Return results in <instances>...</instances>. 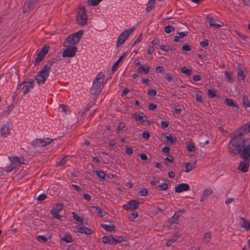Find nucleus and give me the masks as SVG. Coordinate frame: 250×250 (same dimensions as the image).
Instances as JSON below:
<instances>
[{
	"instance_id": "3",
	"label": "nucleus",
	"mask_w": 250,
	"mask_h": 250,
	"mask_svg": "<svg viewBox=\"0 0 250 250\" xmlns=\"http://www.w3.org/2000/svg\"><path fill=\"white\" fill-rule=\"evenodd\" d=\"M83 30H80L77 32L69 35L66 38V41L64 42L63 45L64 46H68L69 45H75L83 37Z\"/></svg>"
},
{
	"instance_id": "48",
	"label": "nucleus",
	"mask_w": 250,
	"mask_h": 250,
	"mask_svg": "<svg viewBox=\"0 0 250 250\" xmlns=\"http://www.w3.org/2000/svg\"><path fill=\"white\" fill-rule=\"evenodd\" d=\"M138 216V213L136 211H133L129 217V219L130 221H134V220Z\"/></svg>"
},
{
	"instance_id": "20",
	"label": "nucleus",
	"mask_w": 250,
	"mask_h": 250,
	"mask_svg": "<svg viewBox=\"0 0 250 250\" xmlns=\"http://www.w3.org/2000/svg\"><path fill=\"white\" fill-rule=\"evenodd\" d=\"M212 193H213V190L211 189V188H207L205 189L204 190V191L201 196L200 201L203 202V201H204L207 196L211 194Z\"/></svg>"
},
{
	"instance_id": "30",
	"label": "nucleus",
	"mask_w": 250,
	"mask_h": 250,
	"mask_svg": "<svg viewBox=\"0 0 250 250\" xmlns=\"http://www.w3.org/2000/svg\"><path fill=\"white\" fill-rule=\"evenodd\" d=\"M101 227L105 230L107 231H114L115 229V227L114 225H106L105 224H102Z\"/></svg>"
},
{
	"instance_id": "12",
	"label": "nucleus",
	"mask_w": 250,
	"mask_h": 250,
	"mask_svg": "<svg viewBox=\"0 0 250 250\" xmlns=\"http://www.w3.org/2000/svg\"><path fill=\"white\" fill-rule=\"evenodd\" d=\"M140 203L137 200H131L128 201L127 204L123 206L124 209L126 210L132 211L138 208Z\"/></svg>"
},
{
	"instance_id": "58",
	"label": "nucleus",
	"mask_w": 250,
	"mask_h": 250,
	"mask_svg": "<svg viewBox=\"0 0 250 250\" xmlns=\"http://www.w3.org/2000/svg\"><path fill=\"white\" fill-rule=\"evenodd\" d=\"M169 125V122L164 121H162L161 122V125L162 128H165L167 127Z\"/></svg>"
},
{
	"instance_id": "14",
	"label": "nucleus",
	"mask_w": 250,
	"mask_h": 250,
	"mask_svg": "<svg viewBox=\"0 0 250 250\" xmlns=\"http://www.w3.org/2000/svg\"><path fill=\"white\" fill-rule=\"evenodd\" d=\"M244 159L245 160L240 163L238 169L243 172H246L248 171L249 168L250 162L249 158Z\"/></svg>"
},
{
	"instance_id": "63",
	"label": "nucleus",
	"mask_w": 250,
	"mask_h": 250,
	"mask_svg": "<svg viewBox=\"0 0 250 250\" xmlns=\"http://www.w3.org/2000/svg\"><path fill=\"white\" fill-rule=\"evenodd\" d=\"M16 168V167L11 163V164L7 167L6 171L7 172H10Z\"/></svg>"
},
{
	"instance_id": "37",
	"label": "nucleus",
	"mask_w": 250,
	"mask_h": 250,
	"mask_svg": "<svg viewBox=\"0 0 250 250\" xmlns=\"http://www.w3.org/2000/svg\"><path fill=\"white\" fill-rule=\"evenodd\" d=\"M92 208L95 209L96 212L100 217H104L105 214L104 213L102 209H101L98 206H92Z\"/></svg>"
},
{
	"instance_id": "25",
	"label": "nucleus",
	"mask_w": 250,
	"mask_h": 250,
	"mask_svg": "<svg viewBox=\"0 0 250 250\" xmlns=\"http://www.w3.org/2000/svg\"><path fill=\"white\" fill-rule=\"evenodd\" d=\"M125 56H126V53H124L122 55V56H121L119 57V58L118 59V60L114 63V65L112 66V69H111L112 71H115L117 70L119 64L120 63V62L122 61V60L123 59V58Z\"/></svg>"
},
{
	"instance_id": "45",
	"label": "nucleus",
	"mask_w": 250,
	"mask_h": 250,
	"mask_svg": "<svg viewBox=\"0 0 250 250\" xmlns=\"http://www.w3.org/2000/svg\"><path fill=\"white\" fill-rule=\"evenodd\" d=\"M164 30L166 33L169 34L174 30V28L169 25L164 27Z\"/></svg>"
},
{
	"instance_id": "5",
	"label": "nucleus",
	"mask_w": 250,
	"mask_h": 250,
	"mask_svg": "<svg viewBox=\"0 0 250 250\" xmlns=\"http://www.w3.org/2000/svg\"><path fill=\"white\" fill-rule=\"evenodd\" d=\"M134 30L135 28L132 27L129 29H126L123 32L118 38L116 43L117 47H120L128 38V36L133 33Z\"/></svg>"
},
{
	"instance_id": "28",
	"label": "nucleus",
	"mask_w": 250,
	"mask_h": 250,
	"mask_svg": "<svg viewBox=\"0 0 250 250\" xmlns=\"http://www.w3.org/2000/svg\"><path fill=\"white\" fill-rule=\"evenodd\" d=\"M55 62V61L54 60H51L48 61L47 64L44 65L43 67V68L48 71L49 73L50 72L51 67L54 64V63Z\"/></svg>"
},
{
	"instance_id": "42",
	"label": "nucleus",
	"mask_w": 250,
	"mask_h": 250,
	"mask_svg": "<svg viewBox=\"0 0 250 250\" xmlns=\"http://www.w3.org/2000/svg\"><path fill=\"white\" fill-rule=\"evenodd\" d=\"M61 240L68 243L72 241V238L71 236L69 235H66L62 238Z\"/></svg>"
},
{
	"instance_id": "9",
	"label": "nucleus",
	"mask_w": 250,
	"mask_h": 250,
	"mask_svg": "<svg viewBox=\"0 0 250 250\" xmlns=\"http://www.w3.org/2000/svg\"><path fill=\"white\" fill-rule=\"evenodd\" d=\"M52 141V139L46 138L45 139H36L32 143V146L34 147L39 146H45L50 144Z\"/></svg>"
},
{
	"instance_id": "18",
	"label": "nucleus",
	"mask_w": 250,
	"mask_h": 250,
	"mask_svg": "<svg viewBox=\"0 0 250 250\" xmlns=\"http://www.w3.org/2000/svg\"><path fill=\"white\" fill-rule=\"evenodd\" d=\"M132 117L135 121H139L141 124L147 121V117L146 115L141 116L140 114L134 113L132 115Z\"/></svg>"
},
{
	"instance_id": "46",
	"label": "nucleus",
	"mask_w": 250,
	"mask_h": 250,
	"mask_svg": "<svg viewBox=\"0 0 250 250\" xmlns=\"http://www.w3.org/2000/svg\"><path fill=\"white\" fill-rule=\"evenodd\" d=\"M208 95L210 98H213L217 96V93L215 91L209 89L208 90Z\"/></svg>"
},
{
	"instance_id": "60",
	"label": "nucleus",
	"mask_w": 250,
	"mask_h": 250,
	"mask_svg": "<svg viewBox=\"0 0 250 250\" xmlns=\"http://www.w3.org/2000/svg\"><path fill=\"white\" fill-rule=\"evenodd\" d=\"M125 127V124L124 123L120 122L118 125V130L120 131L122 130Z\"/></svg>"
},
{
	"instance_id": "57",
	"label": "nucleus",
	"mask_w": 250,
	"mask_h": 250,
	"mask_svg": "<svg viewBox=\"0 0 250 250\" xmlns=\"http://www.w3.org/2000/svg\"><path fill=\"white\" fill-rule=\"evenodd\" d=\"M125 152L128 155H131L133 153V150H132V148L131 147H128L127 146H125Z\"/></svg>"
},
{
	"instance_id": "24",
	"label": "nucleus",
	"mask_w": 250,
	"mask_h": 250,
	"mask_svg": "<svg viewBox=\"0 0 250 250\" xmlns=\"http://www.w3.org/2000/svg\"><path fill=\"white\" fill-rule=\"evenodd\" d=\"M212 233L210 231L206 232L202 239L203 243L205 244L209 243L211 240Z\"/></svg>"
},
{
	"instance_id": "10",
	"label": "nucleus",
	"mask_w": 250,
	"mask_h": 250,
	"mask_svg": "<svg viewBox=\"0 0 250 250\" xmlns=\"http://www.w3.org/2000/svg\"><path fill=\"white\" fill-rule=\"evenodd\" d=\"M39 0H26L23 7V12L27 13L33 9Z\"/></svg>"
},
{
	"instance_id": "44",
	"label": "nucleus",
	"mask_w": 250,
	"mask_h": 250,
	"mask_svg": "<svg viewBox=\"0 0 250 250\" xmlns=\"http://www.w3.org/2000/svg\"><path fill=\"white\" fill-rule=\"evenodd\" d=\"M201 93V92H199L198 93H196L195 94V97L196 101L200 103H202L203 102Z\"/></svg>"
},
{
	"instance_id": "53",
	"label": "nucleus",
	"mask_w": 250,
	"mask_h": 250,
	"mask_svg": "<svg viewBox=\"0 0 250 250\" xmlns=\"http://www.w3.org/2000/svg\"><path fill=\"white\" fill-rule=\"evenodd\" d=\"M159 190H167L168 188V185L167 183H163L159 186Z\"/></svg>"
},
{
	"instance_id": "34",
	"label": "nucleus",
	"mask_w": 250,
	"mask_h": 250,
	"mask_svg": "<svg viewBox=\"0 0 250 250\" xmlns=\"http://www.w3.org/2000/svg\"><path fill=\"white\" fill-rule=\"evenodd\" d=\"M242 103L243 105L246 107H250V102L249 101V98L246 95H244L243 97Z\"/></svg>"
},
{
	"instance_id": "15",
	"label": "nucleus",
	"mask_w": 250,
	"mask_h": 250,
	"mask_svg": "<svg viewBox=\"0 0 250 250\" xmlns=\"http://www.w3.org/2000/svg\"><path fill=\"white\" fill-rule=\"evenodd\" d=\"M186 211V210L185 209H179V210L175 211L174 214L169 219V222L170 223H176L180 216H181V215L184 213Z\"/></svg>"
},
{
	"instance_id": "6",
	"label": "nucleus",
	"mask_w": 250,
	"mask_h": 250,
	"mask_svg": "<svg viewBox=\"0 0 250 250\" xmlns=\"http://www.w3.org/2000/svg\"><path fill=\"white\" fill-rule=\"evenodd\" d=\"M50 46L46 44H44L41 49V50L37 54V57L36 58L34 62L35 66L39 65L41 61L44 59L45 55L48 52Z\"/></svg>"
},
{
	"instance_id": "4",
	"label": "nucleus",
	"mask_w": 250,
	"mask_h": 250,
	"mask_svg": "<svg viewBox=\"0 0 250 250\" xmlns=\"http://www.w3.org/2000/svg\"><path fill=\"white\" fill-rule=\"evenodd\" d=\"M87 21V16L86 14L85 8L82 7L80 8L76 16V22L80 26L85 25Z\"/></svg>"
},
{
	"instance_id": "40",
	"label": "nucleus",
	"mask_w": 250,
	"mask_h": 250,
	"mask_svg": "<svg viewBox=\"0 0 250 250\" xmlns=\"http://www.w3.org/2000/svg\"><path fill=\"white\" fill-rule=\"evenodd\" d=\"M102 241L104 244H108L109 245H112L111 243V238H110V235L108 236H103L102 237Z\"/></svg>"
},
{
	"instance_id": "64",
	"label": "nucleus",
	"mask_w": 250,
	"mask_h": 250,
	"mask_svg": "<svg viewBox=\"0 0 250 250\" xmlns=\"http://www.w3.org/2000/svg\"><path fill=\"white\" fill-rule=\"evenodd\" d=\"M46 198V196L45 194H42L41 195H40L37 200H38V201H43L44 200V199H45Z\"/></svg>"
},
{
	"instance_id": "36",
	"label": "nucleus",
	"mask_w": 250,
	"mask_h": 250,
	"mask_svg": "<svg viewBox=\"0 0 250 250\" xmlns=\"http://www.w3.org/2000/svg\"><path fill=\"white\" fill-rule=\"evenodd\" d=\"M181 72L188 76H190L192 73L191 69H188L186 66H183L181 68Z\"/></svg>"
},
{
	"instance_id": "21",
	"label": "nucleus",
	"mask_w": 250,
	"mask_h": 250,
	"mask_svg": "<svg viewBox=\"0 0 250 250\" xmlns=\"http://www.w3.org/2000/svg\"><path fill=\"white\" fill-rule=\"evenodd\" d=\"M188 31H184V32H178L177 34V36H175L174 37L173 41L175 42H181L180 41V39L183 38L184 37H186L188 35Z\"/></svg>"
},
{
	"instance_id": "19",
	"label": "nucleus",
	"mask_w": 250,
	"mask_h": 250,
	"mask_svg": "<svg viewBox=\"0 0 250 250\" xmlns=\"http://www.w3.org/2000/svg\"><path fill=\"white\" fill-rule=\"evenodd\" d=\"M110 238H111V243L112 244L116 245L125 241L123 236H118L115 237L112 235H110Z\"/></svg>"
},
{
	"instance_id": "51",
	"label": "nucleus",
	"mask_w": 250,
	"mask_h": 250,
	"mask_svg": "<svg viewBox=\"0 0 250 250\" xmlns=\"http://www.w3.org/2000/svg\"><path fill=\"white\" fill-rule=\"evenodd\" d=\"M37 239L39 242H42V243L47 241V240L48 239L46 237L43 236V235H39V236H37Z\"/></svg>"
},
{
	"instance_id": "62",
	"label": "nucleus",
	"mask_w": 250,
	"mask_h": 250,
	"mask_svg": "<svg viewBox=\"0 0 250 250\" xmlns=\"http://www.w3.org/2000/svg\"><path fill=\"white\" fill-rule=\"evenodd\" d=\"M157 107V105L155 104L150 103L148 105V109L150 110H154Z\"/></svg>"
},
{
	"instance_id": "16",
	"label": "nucleus",
	"mask_w": 250,
	"mask_h": 250,
	"mask_svg": "<svg viewBox=\"0 0 250 250\" xmlns=\"http://www.w3.org/2000/svg\"><path fill=\"white\" fill-rule=\"evenodd\" d=\"M190 189L189 186L188 184L182 183L175 187V191L177 193L188 191Z\"/></svg>"
},
{
	"instance_id": "50",
	"label": "nucleus",
	"mask_w": 250,
	"mask_h": 250,
	"mask_svg": "<svg viewBox=\"0 0 250 250\" xmlns=\"http://www.w3.org/2000/svg\"><path fill=\"white\" fill-rule=\"evenodd\" d=\"M185 171L186 172H189L193 169V167L189 163H188L185 165Z\"/></svg>"
},
{
	"instance_id": "61",
	"label": "nucleus",
	"mask_w": 250,
	"mask_h": 250,
	"mask_svg": "<svg viewBox=\"0 0 250 250\" xmlns=\"http://www.w3.org/2000/svg\"><path fill=\"white\" fill-rule=\"evenodd\" d=\"M142 137L146 139H148L149 137H150V135H149V133L148 131H144L143 133H142Z\"/></svg>"
},
{
	"instance_id": "29",
	"label": "nucleus",
	"mask_w": 250,
	"mask_h": 250,
	"mask_svg": "<svg viewBox=\"0 0 250 250\" xmlns=\"http://www.w3.org/2000/svg\"><path fill=\"white\" fill-rule=\"evenodd\" d=\"M150 70V67L146 65H142L138 67V71L139 73L144 72L145 74H147Z\"/></svg>"
},
{
	"instance_id": "47",
	"label": "nucleus",
	"mask_w": 250,
	"mask_h": 250,
	"mask_svg": "<svg viewBox=\"0 0 250 250\" xmlns=\"http://www.w3.org/2000/svg\"><path fill=\"white\" fill-rule=\"evenodd\" d=\"M225 75L226 77L228 79L229 82L232 83L234 82V80L232 78L231 75L229 72L226 71L225 73Z\"/></svg>"
},
{
	"instance_id": "11",
	"label": "nucleus",
	"mask_w": 250,
	"mask_h": 250,
	"mask_svg": "<svg viewBox=\"0 0 250 250\" xmlns=\"http://www.w3.org/2000/svg\"><path fill=\"white\" fill-rule=\"evenodd\" d=\"M68 47L65 49L62 52V56L63 57H73L76 55V52L77 51V47L76 46H72L69 45Z\"/></svg>"
},
{
	"instance_id": "39",
	"label": "nucleus",
	"mask_w": 250,
	"mask_h": 250,
	"mask_svg": "<svg viewBox=\"0 0 250 250\" xmlns=\"http://www.w3.org/2000/svg\"><path fill=\"white\" fill-rule=\"evenodd\" d=\"M177 238L176 237H175V236H173L172 237L170 238V239H168L167 240V242L166 244V245L167 247H169L170 246L172 243L175 242L177 240Z\"/></svg>"
},
{
	"instance_id": "17",
	"label": "nucleus",
	"mask_w": 250,
	"mask_h": 250,
	"mask_svg": "<svg viewBox=\"0 0 250 250\" xmlns=\"http://www.w3.org/2000/svg\"><path fill=\"white\" fill-rule=\"evenodd\" d=\"M77 231L87 235H90L93 233V230L91 229L83 226H78L77 227Z\"/></svg>"
},
{
	"instance_id": "33",
	"label": "nucleus",
	"mask_w": 250,
	"mask_h": 250,
	"mask_svg": "<svg viewBox=\"0 0 250 250\" xmlns=\"http://www.w3.org/2000/svg\"><path fill=\"white\" fill-rule=\"evenodd\" d=\"M92 172L93 174L95 173L99 178L102 179H105V174L104 171L102 170H94Z\"/></svg>"
},
{
	"instance_id": "55",
	"label": "nucleus",
	"mask_w": 250,
	"mask_h": 250,
	"mask_svg": "<svg viewBox=\"0 0 250 250\" xmlns=\"http://www.w3.org/2000/svg\"><path fill=\"white\" fill-rule=\"evenodd\" d=\"M209 42L208 40H205L204 41H201L200 43V45L202 47H206L208 45Z\"/></svg>"
},
{
	"instance_id": "43",
	"label": "nucleus",
	"mask_w": 250,
	"mask_h": 250,
	"mask_svg": "<svg viewBox=\"0 0 250 250\" xmlns=\"http://www.w3.org/2000/svg\"><path fill=\"white\" fill-rule=\"evenodd\" d=\"M186 148L188 151L191 152L194 151L196 149L195 146L193 143L188 144Z\"/></svg>"
},
{
	"instance_id": "31",
	"label": "nucleus",
	"mask_w": 250,
	"mask_h": 250,
	"mask_svg": "<svg viewBox=\"0 0 250 250\" xmlns=\"http://www.w3.org/2000/svg\"><path fill=\"white\" fill-rule=\"evenodd\" d=\"M164 137L166 139L167 142H169L172 144H175L177 142L176 138H173L169 133H168V135L166 136H164Z\"/></svg>"
},
{
	"instance_id": "8",
	"label": "nucleus",
	"mask_w": 250,
	"mask_h": 250,
	"mask_svg": "<svg viewBox=\"0 0 250 250\" xmlns=\"http://www.w3.org/2000/svg\"><path fill=\"white\" fill-rule=\"evenodd\" d=\"M34 85V81L32 79H30L27 82L22 83L20 85V87L21 88V90L22 91L24 95L28 92L30 89L33 87Z\"/></svg>"
},
{
	"instance_id": "7",
	"label": "nucleus",
	"mask_w": 250,
	"mask_h": 250,
	"mask_svg": "<svg viewBox=\"0 0 250 250\" xmlns=\"http://www.w3.org/2000/svg\"><path fill=\"white\" fill-rule=\"evenodd\" d=\"M49 73L42 69L35 76V80L39 85L43 84L49 76Z\"/></svg>"
},
{
	"instance_id": "59",
	"label": "nucleus",
	"mask_w": 250,
	"mask_h": 250,
	"mask_svg": "<svg viewBox=\"0 0 250 250\" xmlns=\"http://www.w3.org/2000/svg\"><path fill=\"white\" fill-rule=\"evenodd\" d=\"M157 92L156 90L154 89H150L149 90L147 94L149 96H154L156 95Z\"/></svg>"
},
{
	"instance_id": "2",
	"label": "nucleus",
	"mask_w": 250,
	"mask_h": 250,
	"mask_svg": "<svg viewBox=\"0 0 250 250\" xmlns=\"http://www.w3.org/2000/svg\"><path fill=\"white\" fill-rule=\"evenodd\" d=\"M104 74L102 72L99 73L93 81L90 89V93L92 95L97 96L101 93L104 86Z\"/></svg>"
},
{
	"instance_id": "35",
	"label": "nucleus",
	"mask_w": 250,
	"mask_h": 250,
	"mask_svg": "<svg viewBox=\"0 0 250 250\" xmlns=\"http://www.w3.org/2000/svg\"><path fill=\"white\" fill-rule=\"evenodd\" d=\"M11 163L16 167L21 164L20 158L18 157H15L11 160Z\"/></svg>"
},
{
	"instance_id": "22",
	"label": "nucleus",
	"mask_w": 250,
	"mask_h": 250,
	"mask_svg": "<svg viewBox=\"0 0 250 250\" xmlns=\"http://www.w3.org/2000/svg\"><path fill=\"white\" fill-rule=\"evenodd\" d=\"M10 133V129L8 125H3L1 128V135L4 137H7Z\"/></svg>"
},
{
	"instance_id": "52",
	"label": "nucleus",
	"mask_w": 250,
	"mask_h": 250,
	"mask_svg": "<svg viewBox=\"0 0 250 250\" xmlns=\"http://www.w3.org/2000/svg\"><path fill=\"white\" fill-rule=\"evenodd\" d=\"M65 156H64L63 158H61L60 159V160L57 161V163H56V165L57 166L64 165L65 164V163H66V161L65 160Z\"/></svg>"
},
{
	"instance_id": "38",
	"label": "nucleus",
	"mask_w": 250,
	"mask_h": 250,
	"mask_svg": "<svg viewBox=\"0 0 250 250\" xmlns=\"http://www.w3.org/2000/svg\"><path fill=\"white\" fill-rule=\"evenodd\" d=\"M237 77L240 81H244L245 75L243 71L241 69H238L237 71Z\"/></svg>"
},
{
	"instance_id": "1",
	"label": "nucleus",
	"mask_w": 250,
	"mask_h": 250,
	"mask_svg": "<svg viewBox=\"0 0 250 250\" xmlns=\"http://www.w3.org/2000/svg\"><path fill=\"white\" fill-rule=\"evenodd\" d=\"M230 137L228 149L230 155H239L243 158L250 157V139H245L241 130L233 131Z\"/></svg>"
},
{
	"instance_id": "27",
	"label": "nucleus",
	"mask_w": 250,
	"mask_h": 250,
	"mask_svg": "<svg viewBox=\"0 0 250 250\" xmlns=\"http://www.w3.org/2000/svg\"><path fill=\"white\" fill-rule=\"evenodd\" d=\"M225 104H227L228 105H229L232 107H236L237 109L238 108V106L237 104L235 103L233 101V100L229 98H227L224 101Z\"/></svg>"
},
{
	"instance_id": "23",
	"label": "nucleus",
	"mask_w": 250,
	"mask_h": 250,
	"mask_svg": "<svg viewBox=\"0 0 250 250\" xmlns=\"http://www.w3.org/2000/svg\"><path fill=\"white\" fill-rule=\"evenodd\" d=\"M207 19L209 23V26H213L216 28H219L222 26L221 24L216 23L215 20L211 17H208Z\"/></svg>"
},
{
	"instance_id": "26",
	"label": "nucleus",
	"mask_w": 250,
	"mask_h": 250,
	"mask_svg": "<svg viewBox=\"0 0 250 250\" xmlns=\"http://www.w3.org/2000/svg\"><path fill=\"white\" fill-rule=\"evenodd\" d=\"M240 220L243 221L242 224L241 225V226L243 228H244L247 230L250 231V221H248L244 217H240Z\"/></svg>"
},
{
	"instance_id": "13",
	"label": "nucleus",
	"mask_w": 250,
	"mask_h": 250,
	"mask_svg": "<svg viewBox=\"0 0 250 250\" xmlns=\"http://www.w3.org/2000/svg\"><path fill=\"white\" fill-rule=\"evenodd\" d=\"M62 205L57 204L50 211L53 217L60 219L61 216L59 215L60 212L62 210Z\"/></svg>"
},
{
	"instance_id": "49",
	"label": "nucleus",
	"mask_w": 250,
	"mask_h": 250,
	"mask_svg": "<svg viewBox=\"0 0 250 250\" xmlns=\"http://www.w3.org/2000/svg\"><path fill=\"white\" fill-rule=\"evenodd\" d=\"M173 157L172 155H168L165 159V163L167 165H168V163H172Z\"/></svg>"
},
{
	"instance_id": "32",
	"label": "nucleus",
	"mask_w": 250,
	"mask_h": 250,
	"mask_svg": "<svg viewBox=\"0 0 250 250\" xmlns=\"http://www.w3.org/2000/svg\"><path fill=\"white\" fill-rule=\"evenodd\" d=\"M155 0H149L146 7V12H149L155 6Z\"/></svg>"
},
{
	"instance_id": "41",
	"label": "nucleus",
	"mask_w": 250,
	"mask_h": 250,
	"mask_svg": "<svg viewBox=\"0 0 250 250\" xmlns=\"http://www.w3.org/2000/svg\"><path fill=\"white\" fill-rule=\"evenodd\" d=\"M102 0H88L87 4L91 6L97 5Z\"/></svg>"
},
{
	"instance_id": "54",
	"label": "nucleus",
	"mask_w": 250,
	"mask_h": 250,
	"mask_svg": "<svg viewBox=\"0 0 250 250\" xmlns=\"http://www.w3.org/2000/svg\"><path fill=\"white\" fill-rule=\"evenodd\" d=\"M147 190L146 188H142L139 191V194L141 196H146L147 194Z\"/></svg>"
},
{
	"instance_id": "56",
	"label": "nucleus",
	"mask_w": 250,
	"mask_h": 250,
	"mask_svg": "<svg viewBox=\"0 0 250 250\" xmlns=\"http://www.w3.org/2000/svg\"><path fill=\"white\" fill-rule=\"evenodd\" d=\"M73 217L74 219L77 222H81L83 223L82 219L75 213L72 212Z\"/></svg>"
}]
</instances>
